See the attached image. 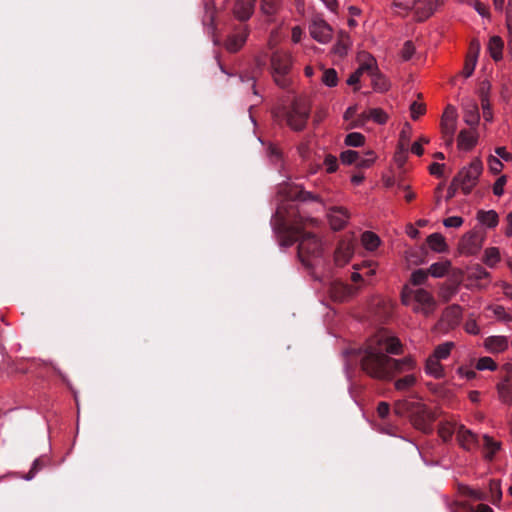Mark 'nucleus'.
Segmentation results:
<instances>
[{
	"label": "nucleus",
	"instance_id": "obj_33",
	"mask_svg": "<svg viewBox=\"0 0 512 512\" xmlns=\"http://www.w3.org/2000/svg\"><path fill=\"white\" fill-rule=\"evenodd\" d=\"M501 257H500V251L497 247H489L485 249L484 251V258L483 262L493 268L499 263Z\"/></svg>",
	"mask_w": 512,
	"mask_h": 512
},
{
	"label": "nucleus",
	"instance_id": "obj_44",
	"mask_svg": "<svg viewBox=\"0 0 512 512\" xmlns=\"http://www.w3.org/2000/svg\"><path fill=\"white\" fill-rule=\"evenodd\" d=\"M45 466V463L44 461L41 459V458H36L33 463H32V466L29 470V472L23 477L26 481H29V480H32L36 474L42 470V468Z\"/></svg>",
	"mask_w": 512,
	"mask_h": 512
},
{
	"label": "nucleus",
	"instance_id": "obj_26",
	"mask_svg": "<svg viewBox=\"0 0 512 512\" xmlns=\"http://www.w3.org/2000/svg\"><path fill=\"white\" fill-rule=\"evenodd\" d=\"M370 77L372 88L375 92L384 93L390 89V81L379 70L372 74Z\"/></svg>",
	"mask_w": 512,
	"mask_h": 512
},
{
	"label": "nucleus",
	"instance_id": "obj_36",
	"mask_svg": "<svg viewBox=\"0 0 512 512\" xmlns=\"http://www.w3.org/2000/svg\"><path fill=\"white\" fill-rule=\"evenodd\" d=\"M415 383H416V377L413 374H407L404 377L398 379L395 382L394 386H395L396 390L405 391V390L411 388L412 386H414Z\"/></svg>",
	"mask_w": 512,
	"mask_h": 512
},
{
	"label": "nucleus",
	"instance_id": "obj_19",
	"mask_svg": "<svg viewBox=\"0 0 512 512\" xmlns=\"http://www.w3.org/2000/svg\"><path fill=\"white\" fill-rule=\"evenodd\" d=\"M259 9L267 22H274L282 9V0H260Z\"/></svg>",
	"mask_w": 512,
	"mask_h": 512
},
{
	"label": "nucleus",
	"instance_id": "obj_1",
	"mask_svg": "<svg viewBox=\"0 0 512 512\" xmlns=\"http://www.w3.org/2000/svg\"><path fill=\"white\" fill-rule=\"evenodd\" d=\"M274 229L281 235V245H298L299 260L308 268H315L323 262V243L319 237L311 232H304L306 228L319 225L317 218L307 215L303 204L294 201L278 207L273 218Z\"/></svg>",
	"mask_w": 512,
	"mask_h": 512
},
{
	"label": "nucleus",
	"instance_id": "obj_60",
	"mask_svg": "<svg viewBox=\"0 0 512 512\" xmlns=\"http://www.w3.org/2000/svg\"><path fill=\"white\" fill-rule=\"evenodd\" d=\"M377 413L380 418H386L390 413V406L387 402H380L377 406Z\"/></svg>",
	"mask_w": 512,
	"mask_h": 512
},
{
	"label": "nucleus",
	"instance_id": "obj_56",
	"mask_svg": "<svg viewBox=\"0 0 512 512\" xmlns=\"http://www.w3.org/2000/svg\"><path fill=\"white\" fill-rule=\"evenodd\" d=\"M507 183V176H500L493 184V193L495 196H502L504 194V186Z\"/></svg>",
	"mask_w": 512,
	"mask_h": 512
},
{
	"label": "nucleus",
	"instance_id": "obj_34",
	"mask_svg": "<svg viewBox=\"0 0 512 512\" xmlns=\"http://www.w3.org/2000/svg\"><path fill=\"white\" fill-rule=\"evenodd\" d=\"M458 426L459 425L455 423H443L439 427L438 434L443 439V441H449L454 433L457 434Z\"/></svg>",
	"mask_w": 512,
	"mask_h": 512
},
{
	"label": "nucleus",
	"instance_id": "obj_24",
	"mask_svg": "<svg viewBox=\"0 0 512 512\" xmlns=\"http://www.w3.org/2000/svg\"><path fill=\"white\" fill-rule=\"evenodd\" d=\"M482 441L484 458L491 461L495 454L500 450L501 443L487 434L482 436Z\"/></svg>",
	"mask_w": 512,
	"mask_h": 512
},
{
	"label": "nucleus",
	"instance_id": "obj_12",
	"mask_svg": "<svg viewBox=\"0 0 512 512\" xmlns=\"http://www.w3.org/2000/svg\"><path fill=\"white\" fill-rule=\"evenodd\" d=\"M462 315L463 310L460 305H450L442 312L440 323L445 326L446 329H453L459 325Z\"/></svg>",
	"mask_w": 512,
	"mask_h": 512
},
{
	"label": "nucleus",
	"instance_id": "obj_48",
	"mask_svg": "<svg viewBox=\"0 0 512 512\" xmlns=\"http://www.w3.org/2000/svg\"><path fill=\"white\" fill-rule=\"evenodd\" d=\"M464 121L466 124L470 126H474L479 121V113L476 106H473L471 109L467 110L464 116Z\"/></svg>",
	"mask_w": 512,
	"mask_h": 512
},
{
	"label": "nucleus",
	"instance_id": "obj_64",
	"mask_svg": "<svg viewBox=\"0 0 512 512\" xmlns=\"http://www.w3.org/2000/svg\"><path fill=\"white\" fill-rule=\"evenodd\" d=\"M469 512H493V509L487 504H479L475 508L469 507Z\"/></svg>",
	"mask_w": 512,
	"mask_h": 512
},
{
	"label": "nucleus",
	"instance_id": "obj_37",
	"mask_svg": "<svg viewBox=\"0 0 512 512\" xmlns=\"http://www.w3.org/2000/svg\"><path fill=\"white\" fill-rule=\"evenodd\" d=\"M321 80L327 87H335L338 83L336 70L333 68L325 69Z\"/></svg>",
	"mask_w": 512,
	"mask_h": 512
},
{
	"label": "nucleus",
	"instance_id": "obj_2",
	"mask_svg": "<svg viewBox=\"0 0 512 512\" xmlns=\"http://www.w3.org/2000/svg\"><path fill=\"white\" fill-rule=\"evenodd\" d=\"M403 353L400 339L391 331L381 329L369 337L357 350L360 369L369 377L389 381L397 374L409 372L416 368L412 356L395 359L392 355Z\"/></svg>",
	"mask_w": 512,
	"mask_h": 512
},
{
	"label": "nucleus",
	"instance_id": "obj_43",
	"mask_svg": "<svg viewBox=\"0 0 512 512\" xmlns=\"http://www.w3.org/2000/svg\"><path fill=\"white\" fill-rule=\"evenodd\" d=\"M428 271L426 270H423V269H417L415 271L412 272L411 274V283L413 285H422L426 282V280L428 279Z\"/></svg>",
	"mask_w": 512,
	"mask_h": 512
},
{
	"label": "nucleus",
	"instance_id": "obj_50",
	"mask_svg": "<svg viewBox=\"0 0 512 512\" xmlns=\"http://www.w3.org/2000/svg\"><path fill=\"white\" fill-rule=\"evenodd\" d=\"M457 375L466 380H473L476 378L477 373L475 369L468 367V366H461L456 371Z\"/></svg>",
	"mask_w": 512,
	"mask_h": 512
},
{
	"label": "nucleus",
	"instance_id": "obj_20",
	"mask_svg": "<svg viewBox=\"0 0 512 512\" xmlns=\"http://www.w3.org/2000/svg\"><path fill=\"white\" fill-rule=\"evenodd\" d=\"M435 10L433 0H416V5L413 8L415 18L417 21H424L429 18Z\"/></svg>",
	"mask_w": 512,
	"mask_h": 512
},
{
	"label": "nucleus",
	"instance_id": "obj_54",
	"mask_svg": "<svg viewBox=\"0 0 512 512\" xmlns=\"http://www.w3.org/2000/svg\"><path fill=\"white\" fill-rule=\"evenodd\" d=\"M415 53V46L411 41H406L401 49V57L403 60L408 61Z\"/></svg>",
	"mask_w": 512,
	"mask_h": 512
},
{
	"label": "nucleus",
	"instance_id": "obj_11",
	"mask_svg": "<svg viewBox=\"0 0 512 512\" xmlns=\"http://www.w3.org/2000/svg\"><path fill=\"white\" fill-rule=\"evenodd\" d=\"M354 241L352 239H343L339 241L334 253V261L337 266L346 265L354 254Z\"/></svg>",
	"mask_w": 512,
	"mask_h": 512
},
{
	"label": "nucleus",
	"instance_id": "obj_7",
	"mask_svg": "<svg viewBox=\"0 0 512 512\" xmlns=\"http://www.w3.org/2000/svg\"><path fill=\"white\" fill-rule=\"evenodd\" d=\"M435 416L433 412L422 403H414L411 406L410 421L414 428L423 433H430L433 430Z\"/></svg>",
	"mask_w": 512,
	"mask_h": 512
},
{
	"label": "nucleus",
	"instance_id": "obj_41",
	"mask_svg": "<svg viewBox=\"0 0 512 512\" xmlns=\"http://www.w3.org/2000/svg\"><path fill=\"white\" fill-rule=\"evenodd\" d=\"M359 152L354 150H346L340 154V160L345 165L357 164Z\"/></svg>",
	"mask_w": 512,
	"mask_h": 512
},
{
	"label": "nucleus",
	"instance_id": "obj_4",
	"mask_svg": "<svg viewBox=\"0 0 512 512\" xmlns=\"http://www.w3.org/2000/svg\"><path fill=\"white\" fill-rule=\"evenodd\" d=\"M311 114V106L304 99H295L284 114L287 126L296 132L305 129Z\"/></svg>",
	"mask_w": 512,
	"mask_h": 512
},
{
	"label": "nucleus",
	"instance_id": "obj_9",
	"mask_svg": "<svg viewBox=\"0 0 512 512\" xmlns=\"http://www.w3.org/2000/svg\"><path fill=\"white\" fill-rule=\"evenodd\" d=\"M484 238L476 231L465 233L458 244L460 254L465 256L476 255L483 246Z\"/></svg>",
	"mask_w": 512,
	"mask_h": 512
},
{
	"label": "nucleus",
	"instance_id": "obj_63",
	"mask_svg": "<svg viewBox=\"0 0 512 512\" xmlns=\"http://www.w3.org/2000/svg\"><path fill=\"white\" fill-rule=\"evenodd\" d=\"M473 7L479 13V15H481L482 17H485V16H487L489 14L488 7L484 3L480 2V1H476L473 4Z\"/></svg>",
	"mask_w": 512,
	"mask_h": 512
},
{
	"label": "nucleus",
	"instance_id": "obj_25",
	"mask_svg": "<svg viewBox=\"0 0 512 512\" xmlns=\"http://www.w3.org/2000/svg\"><path fill=\"white\" fill-rule=\"evenodd\" d=\"M477 221L487 228H495L499 223V216L495 210H479L476 214Z\"/></svg>",
	"mask_w": 512,
	"mask_h": 512
},
{
	"label": "nucleus",
	"instance_id": "obj_16",
	"mask_svg": "<svg viewBox=\"0 0 512 512\" xmlns=\"http://www.w3.org/2000/svg\"><path fill=\"white\" fill-rule=\"evenodd\" d=\"M328 220L333 230H341L347 224L350 214L343 207H332L328 212Z\"/></svg>",
	"mask_w": 512,
	"mask_h": 512
},
{
	"label": "nucleus",
	"instance_id": "obj_17",
	"mask_svg": "<svg viewBox=\"0 0 512 512\" xmlns=\"http://www.w3.org/2000/svg\"><path fill=\"white\" fill-rule=\"evenodd\" d=\"M484 348L493 354L506 351L509 347V339L503 335H493L485 338L483 342Z\"/></svg>",
	"mask_w": 512,
	"mask_h": 512
},
{
	"label": "nucleus",
	"instance_id": "obj_22",
	"mask_svg": "<svg viewBox=\"0 0 512 512\" xmlns=\"http://www.w3.org/2000/svg\"><path fill=\"white\" fill-rule=\"evenodd\" d=\"M424 370L428 376L435 379H441L445 376L444 366L441 364V361L431 355L425 361Z\"/></svg>",
	"mask_w": 512,
	"mask_h": 512
},
{
	"label": "nucleus",
	"instance_id": "obj_62",
	"mask_svg": "<svg viewBox=\"0 0 512 512\" xmlns=\"http://www.w3.org/2000/svg\"><path fill=\"white\" fill-rule=\"evenodd\" d=\"M303 35V30L300 26H294L291 30V39L294 43H298L301 41Z\"/></svg>",
	"mask_w": 512,
	"mask_h": 512
},
{
	"label": "nucleus",
	"instance_id": "obj_47",
	"mask_svg": "<svg viewBox=\"0 0 512 512\" xmlns=\"http://www.w3.org/2000/svg\"><path fill=\"white\" fill-rule=\"evenodd\" d=\"M327 173H334L338 169V160L336 156L327 154L323 162Z\"/></svg>",
	"mask_w": 512,
	"mask_h": 512
},
{
	"label": "nucleus",
	"instance_id": "obj_52",
	"mask_svg": "<svg viewBox=\"0 0 512 512\" xmlns=\"http://www.w3.org/2000/svg\"><path fill=\"white\" fill-rule=\"evenodd\" d=\"M426 111L425 105L423 103H419L414 101L410 105V115L413 120H417L420 116H422Z\"/></svg>",
	"mask_w": 512,
	"mask_h": 512
},
{
	"label": "nucleus",
	"instance_id": "obj_29",
	"mask_svg": "<svg viewBox=\"0 0 512 512\" xmlns=\"http://www.w3.org/2000/svg\"><path fill=\"white\" fill-rule=\"evenodd\" d=\"M503 46V41L499 36H493L490 38L488 42V51L495 61L502 59Z\"/></svg>",
	"mask_w": 512,
	"mask_h": 512
},
{
	"label": "nucleus",
	"instance_id": "obj_13",
	"mask_svg": "<svg viewBox=\"0 0 512 512\" xmlns=\"http://www.w3.org/2000/svg\"><path fill=\"white\" fill-rule=\"evenodd\" d=\"M255 0H236L233 4V16L241 22L248 21L255 10Z\"/></svg>",
	"mask_w": 512,
	"mask_h": 512
},
{
	"label": "nucleus",
	"instance_id": "obj_58",
	"mask_svg": "<svg viewBox=\"0 0 512 512\" xmlns=\"http://www.w3.org/2000/svg\"><path fill=\"white\" fill-rule=\"evenodd\" d=\"M495 156H497L501 161L511 162L512 161V153L507 151L505 147H497L495 149Z\"/></svg>",
	"mask_w": 512,
	"mask_h": 512
},
{
	"label": "nucleus",
	"instance_id": "obj_5",
	"mask_svg": "<svg viewBox=\"0 0 512 512\" xmlns=\"http://www.w3.org/2000/svg\"><path fill=\"white\" fill-rule=\"evenodd\" d=\"M482 171V161L479 158H474L468 166L458 173L453 182H458L462 192L467 195L476 186Z\"/></svg>",
	"mask_w": 512,
	"mask_h": 512
},
{
	"label": "nucleus",
	"instance_id": "obj_57",
	"mask_svg": "<svg viewBox=\"0 0 512 512\" xmlns=\"http://www.w3.org/2000/svg\"><path fill=\"white\" fill-rule=\"evenodd\" d=\"M464 220L460 216H450L443 220V225L446 228H459L462 226Z\"/></svg>",
	"mask_w": 512,
	"mask_h": 512
},
{
	"label": "nucleus",
	"instance_id": "obj_27",
	"mask_svg": "<svg viewBox=\"0 0 512 512\" xmlns=\"http://www.w3.org/2000/svg\"><path fill=\"white\" fill-rule=\"evenodd\" d=\"M427 244L429 248L437 253L447 251L448 246L444 236L440 233H432L427 237Z\"/></svg>",
	"mask_w": 512,
	"mask_h": 512
},
{
	"label": "nucleus",
	"instance_id": "obj_15",
	"mask_svg": "<svg viewBox=\"0 0 512 512\" xmlns=\"http://www.w3.org/2000/svg\"><path fill=\"white\" fill-rule=\"evenodd\" d=\"M310 35L319 43H328L332 38L331 27L323 20L314 21L310 26Z\"/></svg>",
	"mask_w": 512,
	"mask_h": 512
},
{
	"label": "nucleus",
	"instance_id": "obj_3",
	"mask_svg": "<svg viewBox=\"0 0 512 512\" xmlns=\"http://www.w3.org/2000/svg\"><path fill=\"white\" fill-rule=\"evenodd\" d=\"M401 301L405 306H411L413 312L429 316L436 309V301L433 295L423 289H411L404 287L401 293Z\"/></svg>",
	"mask_w": 512,
	"mask_h": 512
},
{
	"label": "nucleus",
	"instance_id": "obj_6",
	"mask_svg": "<svg viewBox=\"0 0 512 512\" xmlns=\"http://www.w3.org/2000/svg\"><path fill=\"white\" fill-rule=\"evenodd\" d=\"M270 63L275 82L280 87H286L288 84L286 75L292 67L291 55L286 51L277 50L272 53Z\"/></svg>",
	"mask_w": 512,
	"mask_h": 512
},
{
	"label": "nucleus",
	"instance_id": "obj_51",
	"mask_svg": "<svg viewBox=\"0 0 512 512\" xmlns=\"http://www.w3.org/2000/svg\"><path fill=\"white\" fill-rule=\"evenodd\" d=\"M470 278L475 279V280L489 279L490 273L486 269H484L482 266L477 265L472 269V271L470 273Z\"/></svg>",
	"mask_w": 512,
	"mask_h": 512
},
{
	"label": "nucleus",
	"instance_id": "obj_14",
	"mask_svg": "<svg viewBox=\"0 0 512 512\" xmlns=\"http://www.w3.org/2000/svg\"><path fill=\"white\" fill-rule=\"evenodd\" d=\"M456 437L459 445L467 451H472L478 447L479 439L477 435L464 425L458 426Z\"/></svg>",
	"mask_w": 512,
	"mask_h": 512
},
{
	"label": "nucleus",
	"instance_id": "obj_49",
	"mask_svg": "<svg viewBox=\"0 0 512 512\" xmlns=\"http://www.w3.org/2000/svg\"><path fill=\"white\" fill-rule=\"evenodd\" d=\"M294 199L299 202H306V201H318L319 197L309 191L300 189L295 193Z\"/></svg>",
	"mask_w": 512,
	"mask_h": 512
},
{
	"label": "nucleus",
	"instance_id": "obj_32",
	"mask_svg": "<svg viewBox=\"0 0 512 512\" xmlns=\"http://www.w3.org/2000/svg\"><path fill=\"white\" fill-rule=\"evenodd\" d=\"M453 347H454L453 342L448 341V342L441 343L434 348L431 356H433L434 358H436L440 361L446 360L450 356Z\"/></svg>",
	"mask_w": 512,
	"mask_h": 512
},
{
	"label": "nucleus",
	"instance_id": "obj_21",
	"mask_svg": "<svg viewBox=\"0 0 512 512\" xmlns=\"http://www.w3.org/2000/svg\"><path fill=\"white\" fill-rule=\"evenodd\" d=\"M477 144V135L472 130H461L458 135L457 147L462 151H470Z\"/></svg>",
	"mask_w": 512,
	"mask_h": 512
},
{
	"label": "nucleus",
	"instance_id": "obj_59",
	"mask_svg": "<svg viewBox=\"0 0 512 512\" xmlns=\"http://www.w3.org/2000/svg\"><path fill=\"white\" fill-rule=\"evenodd\" d=\"M506 26L510 35H512V0H508L506 7Z\"/></svg>",
	"mask_w": 512,
	"mask_h": 512
},
{
	"label": "nucleus",
	"instance_id": "obj_30",
	"mask_svg": "<svg viewBox=\"0 0 512 512\" xmlns=\"http://www.w3.org/2000/svg\"><path fill=\"white\" fill-rule=\"evenodd\" d=\"M450 268V261L445 260L431 264L427 271L434 278H442L449 272Z\"/></svg>",
	"mask_w": 512,
	"mask_h": 512
},
{
	"label": "nucleus",
	"instance_id": "obj_18",
	"mask_svg": "<svg viewBox=\"0 0 512 512\" xmlns=\"http://www.w3.org/2000/svg\"><path fill=\"white\" fill-rule=\"evenodd\" d=\"M249 35V30L247 27H243L241 30L236 31L229 35L225 41V48L229 52H237L239 51L243 45L245 44Z\"/></svg>",
	"mask_w": 512,
	"mask_h": 512
},
{
	"label": "nucleus",
	"instance_id": "obj_38",
	"mask_svg": "<svg viewBox=\"0 0 512 512\" xmlns=\"http://www.w3.org/2000/svg\"><path fill=\"white\" fill-rule=\"evenodd\" d=\"M487 309L492 311L499 321L510 322L512 320L510 314L506 312L502 305H489Z\"/></svg>",
	"mask_w": 512,
	"mask_h": 512
},
{
	"label": "nucleus",
	"instance_id": "obj_53",
	"mask_svg": "<svg viewBox=\"0 0 512 512\" xmlns=\"http://www.w3.org/2000/svg\"><path fill=\"white\" fill-rule=\"evenodd\" d=\"M266 151H267V156L269 157L271 162L279 163L281 161L282 153L277 146L270 143L268 145Z\"/></svg>",
	"mask_w": 512,
	"mask_h": 512
},
{
	"label": "nucleus",
	"instance_id": "obj_28",
	"mask_svg": "<svg viewBox=\"0 0 512 512\" xmlns=\"http://www.w3.org/2000/svg\"><path fill=\"white\" fill-rule=\"evenodd\" d=\"M497 391L499 399L502 403L506 405L512 404V385L508 379L501 381L497 385Z\"/></svg>",
	"mask_w": 512,
	"mask_h": 512
},
{
	"label": "nucleus",
	"instance_id": "obj_45",
	"mask_svg": "<svg viewBox=\"0 0 512 512\" xmlns=\"http://www.w3.org/2000/svg\"><path fill=\"white\" fill-rule=\"evenodd\" d=\"M407 159V147L406 144L401 143L398 146V150L395 152L394 161L399 166L402 167Z\"/></svg>",
	"mask_w": 512,
	"mask_h": 512
},
{
	"label": "nucleus",
	"instance_id": "obj_42",
	"mask_svg": "<svg viewBox=\"0 0 512 512\" xmlns=\"http://www.w3.org/2000/svg\"><path fill=\"white\" fill-rule=\"evenodd\" d=\"M416 0H394L393 6L399 10V13H407L413 10Z\"/></svg>",
	"mask_w": 512,
	"mask_h": 512
},
{
	"label": "nucleus",
	"instance_id": "obj_10",
	"mask_svg": "<svg viewBox=\"0 0 512 512\" xmlns=\"http://www.w3.org/2000/svg\"><path fill=\"white\" fill-rule=\"evenodd\" d=\"M372 119L375 123L384 125L388 121V114L381 108H372L361 113L357 119L348 124V129L364 126L367 120Z\"/></svg>",
	"mask_w": 512,
	"mask_h": 512
},
{
	"label": "nucleus",
	"instance_id": "obj_35",
	"mask_svg": "<svg viewBox=\"0 0 512 512\" xmlns=\"http://www.w3.org/2000/svg\"><path fill=\"white\" fill-rule=\"evenodd\" d=\"M365 143V136L359 132H351L346 135L344 144L350 147H361Z\"/></svg>",
	"mask_w": 512,
	"mask_h": 512
},
{
	"label": "nucleus",
	"instance_id": "obj_23",
	"mask_svg": "<svg viewBox=\"0 0 512 512\" xmlns=\"http://www.w3.org/2000/svg\"><path fill=\"white\" fill-rule=\"evenodd\" d=\"M360 65L357 70L363 75L367 73L369 76L379 70L376 59L369 53L359 55Z\"/></svg>",
	"mask_w": 512,
	"mask_h": 512
},
{
	"label": "nucleus",
	"instance_id": "obj_31",
	"mask_svg": "<svg viewBox=\"0 0 512 512\" xmlns=\"http://www.w3.org/2000/svg\"><path fill=\"white\" fill-rule=\"evenodd\" d=\"M363 247L368 251H374L380 245V238L374 232L365 231L361 236Z\"/></svg>",
	"mask_w": 512,
	"mask_h": 512
},
{
	"label": "nucleus",
	"instance_id": "obj_40",
	"mask_svg": "<svg viewBox=\"0 0 512 512\" xmlns=\"http://www.w3.org/2000/svg\"><path fill=\"white\" fill-rule=\"evenodd\" d=\"M487 163L489 171L494 175L499 174L503 170L504 165L502 161L495 155H489Z\"/></svg>",
	"mask_w": 512,
	"mask_h": 512
},
{
	"label": "nucleus",
	"instance_id": "obj_55",
	"mask_svg": "<svg viewBox=\"0 0 512 512\" xmlns=\"http://www.w3.org/2000/svg\"><path fill=\"white\" fill-rule=\"evenodd\" d=\"M464 329L468 334L478 335L480 333V327L476 321V319L469 317L465 324Z\"/></svg>",
	"mask_w": 512,
	"mask_h": 512
},
{
	"label": "nucleus",
	"instance_id": "obj_61",
	"mask_svg": "<svg viewBox=\"0 0 512 512\" xmlns=\"http://www.w3.org/2000/svg\"><path fill=\"white\" fill-rule=\"evenodd\" d=\"M444 164L434 162L429 166V172L437 177H441L443 175Z\"/></svg>",
	"mask_w": 512,
	"mask_h": 512
},
{
	"label": "nucleus",
	"instance_id": "obj_46",
	"mask_svg": "<svg viewBox=\"0 0 512 512\" xmlns=\"http://www.w3.org/2000/svg\"><path fill=\"white\" fill-rule=\"evenodd\" d=\"M375 159V153L373 151H368L365 156L359 155L356 165L360 168H368L374 163Z\"/></svg>",
	"mask_w": 512,
	"mask_h": 512
},
{
	"label": "nucleus",
	"instance_id": "obj_39",
	"mask_svg": "<svg viewBox=\"0 0 512 512\" xmlns=\"http://www.w3.org/2000/svg\"><path fill=\"white\" fill-rule=\"evenodd\" d=\"M475 368H476V370H479V371H484V370L494 371L497 369V364L491 357L485 356V357H481L478 359Z\"/></svg>",
	"mask_w": 512,
	"mask_h": 512
},
{
	"label": "nucleus",
	"instance_id": "obj_8",
	"mask_svg": "<svg viewBox=\"0 0 512 512\" xmlns=\"http://www.w3.org/2000/svg\"><path fill=\"white\" fill-rule=\"evenodd\" d=\"M456 129L457 112L453 106L449 105L446 107L441 118V132L446 147H452Z\"/></svg>",
	"mask_w": 512,
	"mask_h": 512
}]
</instances>
